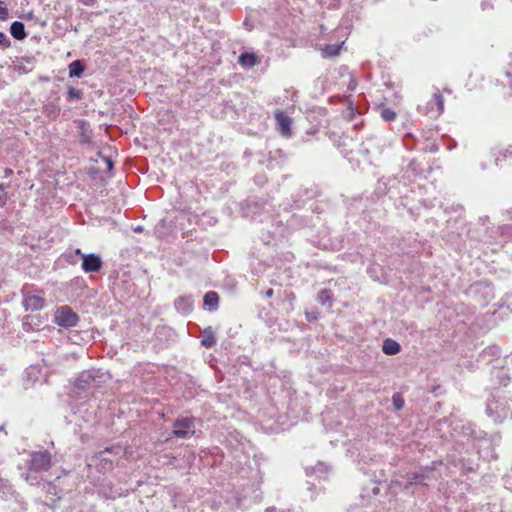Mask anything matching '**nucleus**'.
<instances>
[{
	"instance_id": "obj_24",
	"label": "nucleus",
	"mask_w": 512,
	"mask_h": 512,
	"mask_svg": "<svg viewBox=\"0 0 512 512\" xmlns=\"http://www.w3.org/2000/svg\"><path fill=\"white\" fill-rule=\"evenodd\" d=\"M80 2L85 6H92L97 2V0H80Z\"/></svg>"
},
{
	"instance_id": "obj_29",
	"label": "nucleus",
	"mask_w": 512,
	"mask_h": 512,
	"mask_svg": "<svg viewBox=\"0 0 512 512\" xmlns=\"http://www.w3.org/2000/svg\"><path fill=\"white\" fill-rule=\"evenodd\" d=\"M444 92H446V93H449V94H450V93H451V90H450V89H448V88H446V89H444Z\"/></svg>"
},
{
	"instance_id": "obj_3",
	"label": "nucleus",
	"mask_w": 512,
	"mask_h": 512,
	"mask_svg": "<svg viewBox=\"0 0 512 512\" xmlns=\"http://www.w3.org/2000/svg\"><path fill=\"white\" fill-rule=\"evenodd\" d=\"M78 321V315L73 312L69 306H62L58 308L54 315V322L60 327H74L77 325Z\"/></svg>"
},
{
	"instance_id": "obj_1",
	"label": "nucleus",
	"mask_w": 512,
	"mask_h": 512,
	"mask_svg": "<svg viewBox=\"0 0 512 512\" xmlns=\"http://www.w3.org/2000/svg\"><path fill=\"white\" fill-rule=\"evenodd\" d=\"M52 466V455L49 451H34L26 462L27 470L34 473L48 471Z\"/></svg>"
},
{
	"instance_id": "obj_4",
	"label": "nucleus",
	"mask_w": 512,
	"mask_h": 512,
	"mask_svg": "<svg viewBox=\"0 0 512 512\" xmlns=\"http://www.w3.org/2000/svg\"><path fill=\"white\" fill-rule=\"evenodd\" d=\"M194 417L178 418L173 424V435L177 438H187L195 433Z\"/></svg>"
},
{
	"instance_id": "obj_6",
	"label": "nucleus",
	"mask_w": 512,
	"mask_h": 512,
	"mask_svg": "<svg viewBox=\"0 0 512 512\" xmlns=\"http://www.w3.org/2000/svg\"><path fill=\"white\" fill-rule=\"evenodd\" d=\"M43 292L39 294H25L23 297V306L27 311H39L45 305V299L42 296Z\"/></svg>"
},
{
	"instance_id": "obj_11",
	"label": "nucleus",
	"mask_w": 512,
	"mask_h": 512,
	"mask_svg": "<svg viewBox=\"0 0 512 512\" xmlns=\"http://www.w3.org/2000/svg\"><path fill=\"white\" fill-rule=\"evenodd\" d=\"M400 350H401L400 344L392 339H386L383 342L382 351L386 355H395V354L399 353Z\"/></svg>"
},
{
	"instance_id": "obj_15",
	"label": "nucleus",
	"mask_w": 512,
	"mask_h": 512,
	"mask_svg": "<svg viewBox=\"0 0 512 512\" xmlns=\"http://www.w3.org/2000/svg\"><path fill=\"white\" fill-rule=\"evenodd\" d=\"M380 115L385 121H393L396 119V112L391 108H383Z\"/></svg>"
},
{
	"instance_id": "obj_12",
	"label": "nucleus",
	"mask_w": 512,
	"mask_h": 512,
	"mask_svg": "<svg viewBox=\"0 0 512 512\" xmlns=\"http://www.w3.org/2000/svg\"><path fill=\"white\" fill-rule=\"evenodd\" d=\"M84 71V65L80 60H75L69 64V76L80 77Z\"/></svg>"
},
{
	"instance_id": "obj_18",
	"label": "nucleus",
	"mask_w": 512,
	"mask_h": 512,
	"mask_svg": "<svg viewBox=\"0 0 512 512\" xmlns=\"http://www.w3.org/2000/svg\"><path fill=\"white\" fill-rule=\"evenodd\" d=\"M392 401L395 409L400 410L403 408L404 400L399 394H394L392 397Z\"/></svg>"
},
{
	"instance_id": "obj_21",
	"label": "nucleus",
	"mask_w": 512,
	"mask_h": 512,
	"mask_svg": "<svg viewBox=\"0 0 512 512\" xmlns=\"http://www.w3.org/2000/svg\"><path fill=\"white\" fill-rule=\"evenodd\" d=\"M82 96L81 92L75 88H69L68 97L69 99H80Z\"/></svg>"
},
{
	"instance_id": "obj_30",
	"label": "nucleus",
	"mask_w": 512,
	"mask_h": 512,
	"mask_svg": "<svg viewBox=\"0 0 512 512\" xmlns=\"http://www.w3.org/2000/svg\"><path fill=\"white\" fill-rule=\"evenodd\" d=\"M420 477L418 475H415L414 479L418 480Z\"/></svg>"
},
{
	"instance_id": "obj_23",
	"label": "nucleus",
	"mask_w": 512,
	"mask_h": 512,
	"mask_svg": "<svg viewBox=\"0 0 512 512\" xmlns=\"http://www.w3.org/2000/svg\"><path fill=\"white\" fill-rule=\"evenodd\" d=\"M106 168L108 171H110L113 168V162L110 158H104Z\"/></svg>"
},
{
	"instance_id": "obj_26",
	"label": "nucleus",
	"mask_w": 512,
	"mask_h": 512,
	"mask_svg": "<svg viewBox=\"0 0 512 512\" xmlns=\"http://www.w3.org/2000/svg\"><path fill=\"white\" fill-rule=\"evenodd\" d=\"M75 254H76V255H80L81 257H82V255H84V254L81 252V250H80V249H76V250H75Z\"/></svg>"
},
{
	"instance_id": "obj_20",
	"label": "nucleus",
	"mask_w": 512,
	"mask_h": 512,
	"mask_svg": "<svg viewBox=\"0 0 512 512\" xmlns=\"http://www.w3.org/2000/svg\"><path fill=\"white\" fill-rule=\"evenodd\" d=\"M100 459V466L102 469L111 470L113 468V462L110 459L106 458H99Z\"/></svg>"
},
{
	"instance_id": "obj_13",
	"label": "nucleus",
	"mask_w": 512,
	"mask_h": 512,
	"mask_svg": "<svg viewBox=\"0 0 512 512\" xmlns=\"http://www.w3.org/2000/svg\"><path fill=\"white\" fill-rule=\"evenodd\" d=\"M218 301H219L218 294L213 291L207 292L203 298L204 305L210 306V307L217 306Z\"/></svg>"
},
{
	"instance_id": "obj_5",
	"label": "nucleus",
	"mask_w": 512,
	"mask_h": 512,
	"mask_svg": "<svg viewBox=\"0 0 512 512\" xmlns=\"http://www.w3.org/2000/svg\"><path fill=\"white\" fill-rule=\"evenodd\" d=\"M274 117L280 134L284 137H290L292 135V119L281 110H276Z\"/></svg>"
},
{
	"instance_id": "obj_7",
	"label": "nucleus",
	"mask_w": 512,
	"mask_h": 512,
	"mask_svg": "<svg viewBox=\"0 0 512 512\" xmlns=\"http://www.w3.org/2000/svg\"><path fill=\"white\" fill-rule=\"evenodd\" d=\"M102 267V260L96 254L82 255V269L86 273L98 272Z\"/></svg>"
},
{
	"instance_id": "obj_17",
	"label": "nucleus",
	"mask_w": 512,
	"mask_h": 512,
	"mask_svg": "<svg viewBox=\"0 0 512 512\" xmlns=\"http://www.w3.org/2000/svg\"><path fill=\"white\" fill-rule=\"evenodd\" d=\"M11 46V41L9 39V37L3 33V32H0V49H8L9 47Z\"/></svg>"
},
{
	"instance_id": "obj_19",
	"label": "nucleus",
	"mask_w": 512,
	"mask_h": 512,
	"mask_svg": "<svg viewBox=\"0 0 512 512\" xmlns=\"http://www.w3.org/2000/svg\"><path fill=\"white\" fill-rule=\"evenodd\" d=\"M8 16H9V12L5 5V2L0 0V19L6 20L8 18Z\"/></svg>"
},
{
	"instance_id": "obj_27",
	"label": "nucleus",
	"mask_w": 512,
	"mask_h": 512,
	"mask_svg": "<svg viewBox=\"0 0 512 512\" xmlns=\"http://www.w3.org/2000/svg\"><path fill=\"white\" fill-rule=\"evenodd\" d=\"M0 202L4 205V204H5V202H6L5 197L0 196Z\"/></svg>"
},
{
	"instance_id": "obj_9",
	"label": "nucleus",
	"mask_w": 512,
	"mask_h": 512,
	"mask_svg": "<svg viewBox=\"0 0 512 512\" xmlns=\"http://www.w3.org/2000/svg\"><path fill=\"white\" fill-rule=\"evenodd\" d=\"M344 45V41L340 44H327L323 48H321V53L323 57H336L339 55L342 47Z\"/></svg>"
},
{
	"instance_id": "obj_28",
	"label": "nucleus",
	"mask_w": 512,
	"mask_h": 512,
	"mask_svg": "<svg viewBox=\"0 0 512 512\" xmlns=\"http://www.w3.org/2000/svg\"><path fill=\"white\" fill-rule=\"evenodd\" d=\"M4 189H5V186H4V184H3V183H1V184H0V190H1V191H4Z\"/></svg>"
},
{
	"instance_id": "obj_16",
	"label": "nucleus",
	"mask_w": 512,
	"mask_h": 512,
	"mask_svg": "<svg viewBox=\"0 0 512 512\" xmlns=\"http://www.w3.org/2000/svg\"><path fill=\"white\" fill-rule=\"evenodd\" d=\"M215 344L216 339L211 333L205 335L202 339V345L205 346L206 348H211L215 346Z\"/></svg>"
},
{
	"instance_id": "obj_25",
	"label": "nucleus",
	"mask_w": 512,
	"mask_h": 512,
	"mask_svg": "<svg viewBox=\"0 0 512 512\" xmlns=\"http://www.w3.org/2000/svg\"><path fill=\"white\" fill-rule=\"evenodd\" d=\"M273 294H274V291H273V289H272V288L268 289V290L265 292V296H266V297H268V298L272 297V296H273Z\"/></svg>"
},
{
	"instance_id": "obj_22",
	"label": "nucleus",
	"mask_w": 512,
	"mask_h": 512,
	"mask_svg": "<svg viewBox=\"0 0 512 512\" xmlns=\"http://www.w3.org/2000/svg\"><path fill=\"white\" fill-rule=\"evenodd\" d=\"M114 448H115L114 446L106 447L104 451L99 452L93 458H100L102 456V454L105 453V452L112 453L114 451Z\"/></svg>"
},
{
	"instance_id": "obj_10",
	"label": "nucleus",
	"mask_w": 512,
	"mask_h": 512,
	"mask_svg": "<svg viewBox=\"0 0 512 512\" xmlns=\"http://www.w3.org/2000/svg\"><path fill=\"white\" fill-rule=\"evenodd\" d=\"M10 33L17 40H23L27 36L25 32V26L20 21H15L11 24Z\"/></svg>"
},
{
	"instance_id": "obj_8",
	"label": "nucleus",
	"mask_w": 512,
	"mask_h": 512,
	"mask_svg": "<svg viewBox=\"0 0 512 512\" xmlns=\"http://www.w3.org/2000/svg\"><path fill=\"white\" fill-rule=\"evenodd\" d=\"M238 63L243 68H252L260 63L259 57L254 53H242L238 58Z\"/></svg>"
},
{
	"instance_id": "obj_14",
	"label": "nucleus",
	"mask_w": 512,
	"mask_h": 512,
	"mask_svg": "<svg viewBox=\"0 0 512 512\" xmlns=\"http://www.w3.org/2000/svg\"><path fill=\"white\" fill-rule=\"evenodd\" d=\"M317 300L321 304L331 303L332 292L329 289H323L318 293Z\"/></svg>"
},
{
	"instance_id": "obj_2",
	"label": "nucleus",
	"mask_w": 512,
	"mask_h": 512,
	"mask_svg": "<svg viewBox=\"0 0 512 512\" xmlns=\"http://www.w3.org/2000/svg\"><path fill=\"white\" fill-rule=\"evenodd\" d=\"M418 111L430 118H438L444 111V99L439 89H435L431 98L418 106Z\"/></svg>"
}]
</instances>
